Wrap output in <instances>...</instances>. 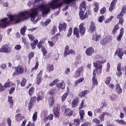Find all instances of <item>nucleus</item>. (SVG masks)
<instances>
[{
	"instance_id": "obj_1",
	"label": "nucleus",
	"mask_w": 126,
	"mask_h": 126,
	"mask_svg": "<svg viewBox=\"0 0 126 126\" xmlns=\"http://www.w3.org/2000/svg\"><path fill=\"white\" fill-rule=\"evenodd\" d=\"M75 0H62V2L58 3L59 0H54L48 4L49 7L45 6V5H41L38 6V8L41 10L42 14L45 15L46 14H48L49 12L51 11V9L50 8H52V9L60 8L62 7L63 4H69L72 2H73V1H75Z\"/></svg>"
},
{
	"instance_id": "obj_2",
	"label": "nucleus",
	"mask_w": 126,
	"mask_h": 126,
	"mask_svg": "<svg viewBox=\"0 0 126 126\" xmlns=\"http://www.w3.org/2000/svg\"><path fill=\"white\" fill-rule=\"evenodd\" d=\"M79 9L80 11H79V14L81 20H84L85 19H86V18H88L89 16L92 15V13L90 10H88L85 13V11L86 10V3L85 1H83L82 2V4H81L79 7Z\"/></svg>"
},
{
	"instance_id": "obj_3",
	"label": "nucleus",
	"mask_w": 126,
	"mask_h": 126,
	"mask_svg": "<svg viewBox=\"0 0 126 126\" xmlns=\"http://www.w3.org/2000/svg\"><path fill=\"white\" fill-rule=\"evenodd\" d=\"M15 17V16H13V15L10 14L8 15V18H9V21H7L8 18L5 17L0 20V22H2L0 24V28H6V27H7L9 24H10V22H13V21H14L15 20V19L14 18Z\"/></svg>"
},
{
	"instance_id": "obj_4",
	"label": "nucleus",
	"mask_w": 126,
	"mask_h": 126,
	"mask_svg": "<svg viewBox=\"0 0 126 126\" xmlns=\"http://www.w3.org/2000/svg\"><path fill=\"white\" fill-rule=\"evenodd\" d=\"M59 82L60 79H56L52 82L50 83L49 86L53 87L55 86L56 85V87L58 88V89H60V88L63 89V90L64 89H65V84H64L63 81H62L61 83H59V84H58V82Z\"/></svg>"
},
{
	"instance_id": "obj_5",
	"label": "nucleus",
	"mask_w": 126,
	"mask_h": 126,
	"mask_svg": "<svg viewBox=\"0 0 126 126\" xmlns=\"http://www.w3.org/2000/svg\"><path fill=\"white\" fill-rule=\"evenodd\" d=\"M31 12H29V11H25L23 12H27L28 14H26V16L29 15V16L31 17V20H32V21H34L36 18V16L38 15V8L31 9Z\"/></svg>"
},
{
	"instance_id": "obj_6",
	"label": "nucleus",
	"mask_w": 126,
	"mask_h": 126,
	"mask_svg": "<svg viewBox=\"0 0 126 126\" xmlns=\"http://www.w3.org/2000/svg\"><path fill=\"white\" fill-rule=\"evenodd\" d=\"M126 13V5H124L122 8L121 12L117 16V19H119V23L121 25H123L125 20L124 19V14Z\"/></svg>"
},
{
	"instance_id": "obj_7",
	"label": "nucleus",
	"mask_w": 126,
	"mask_h": 126,
	"mask_svg": "<svg viewBox=\"0 0 126 126\" xmlns=\"http://www.w3.org/2000/svg\"><path fill=\"white\" fill-rule=\"evenodd\" d=\"M60 110H61V106L59 104H56L54 105L53 109V112L55 116V118L59 119L60 118Z\"/></svg>"
},
{
	"instance_id": "obj_8",
	"label": "nucleus",
	"mask_w": 126,
	"mask_h": 126,
	"mask_svg": "<svg viewBox=\"0 0 126 126\" xmlns=\"http://www.w3.org/2000/svg\"><path fill=\"white\" fill-rule=\"evenodd\" d=\"M27 12H21L18 15H13V16H15L14 18L15 20L14 21H15V23L17 24V23H19L20 21H21V17H25L26 16V14H27Z\"/></svg>"
},
{
	"instance_id": "obj_9",
	"label": "nucleus",
	"mask_w": 126,
	"mask_h": 126,
	"mask_svg": "<svg viewBox=\"0 0 126 126\" xmlns=\"http://www.w3.org/2000/svg\"><path fill=\"white\" fill-rule=\"evenodd\" d=\"M11 51V48L8 45L5 44L0 48V53H10Z\"/></svg>"
},
{
	"instance_id": "obj_10",
	"label": "nucleus",
	"mask_w": 126,
	"mask_h": 126,
	"mask_svg": "<svg viewBox=\"0 0 126 126\" xmlns=\"http://www.w3.org/2000/svg\"><path fill=\"white\" fill-rule=\"evenodd\" d=\"M94 66L95 68V70L96 71V73L97 75H100L102 73V68L103 67L102 65H98V63H96L95 62L93 63Z\"/></svg>"
},
{
	"instance_id": "obj_11",
	"label": "nucleus",
	"mask_w": 126,
	"mask_h": 126,
	"mask_svg": "<svg viewBox=\"0 0 126 126\" xmlns=\"http://www.w3.org/2000/svg\"><path fill=\"white\" fill-rule=\"evenodd\" d=\"M123 50H124V49L122 48H118L115 51L114 56H117V55L118 57L120 59V60H123V57H124V53L123 52Z\"/></svg>"
},
{
	"instance_id": "obj_12",
	"label": "nucleus",
	"mask_w": 126,
	"mask_h": 126,
	"mask_svg": "<svg viewBox=\"0 0 126 126\" xmlns=\"http://www.w3.org/2000/svg\"><path fill=\"white\" fill-rule=\"evenodd\" d=\"M86 32V28L84 27V23H82L79 26V32L81 36H84L85 32Z\"/></svg>"
},
{
	"instance_id": "obj_13",
	"label": "nucleus",
	"mask_w": 126,
	"mask_h": 126,
	"mask_svg": "<svg viewBox=\"0 0 126 126\" xmlns=\"http://www.w3.org/2000/svg\"><path fill=\"white\" fill-rule=\"evenodd\" d=\"M113 39V37L110 35H107L105 37V39L101 40L100 44L104 46L107 43H110L112 42V40Z\"/></svg>"
},
{
	"instance_id": "obj_14",
	"label": "nucleus",
	"mask_w": 126,
	"mask_h": 126,
	"mask_svg": "<svg viewBox=\"0 0 126 126\" xmlns=\"http://www.w3.org/2000/svg\"><path fill=\"white\" fill-rule=\"evenodd\" d=\"M16 73L15 74L16 75H19V74H22L24 72V67L20 65H18L17 67H15Z\"/></svg>"
},
{
	"instance_id": "obj_15",
	"label": "nucleus",
	"mask_w": 126,
	"mask_h": 126,
	"mask_svg": "<svg viewBox=\"0 0 126 126\" xmlns=\"http://www.w3.org/2000/svg\"><path fill=\"white\" fill-rule=\"evenodd\" d=\"M118 77H121L123 74V68H122V63H118L117 64V71L116 73Z\"/></svg>"
},
{
	"instance_id": "obj_16",
	"label": "nucleus",
	"mask_w": 126,
	"mask_h": 126,
	"mask_svg": "<svg viewBox=\"0 0 126 126\" xmlns=\"http://www.w3.org/2000/svg\"><path fill=\"white\" fill-rule=\"evenodd\" d=\"M44 94L43 92H39L37 95L36 101L37 102H40V101H42L43 99H44Z\"/></svg>"
},
{
	"instance_id": "obj_17",
	"label": "nucleus",
	"mask_w": 126,
	"mask_h": 126,
	"mask_svg": "<svg viewBox=\"0 0 126 126\" xmlns=\"http://www.w3.org/2000/svg\"><path fill=\"white\" fill-rule=\"evenodd\" d=\"M66 23H61L59 25V30L60 32H62V31H65L66 30Z\"/></svg>"
},
{
	"instance_id": "obj_18",
	"label": "nucleus",
	"mask_w": 126,
	"mask_h": 126,
	"mask_svg": "<svg viewBox=\"0 0 126 126\" xmlns=\"http://www.w3.org/2000/svg\"><path fill=\"white\" fill-rule=\"evenodd\" d=\"M79 103V97L74 98L71 103L72 108H75L77 105Z\"/></svg>"
},
{
	"instance_id": "obj_19",
	"label": "nucleus",
	"mask_w": 126,
	"mask_h": 126,
	"mask_svg": "<svg viewBox=\"0 0 126 126\" xmlns=\"http://www.w3.org/2000/svg\"><path fill=\"white\" fill-rule=\"evenodd\" d=\"M43 74L41 72H40L36 76V84L39 85L41 82H42V80L43 79L42 78V76Z\"/></svg>"
},
{
	"instance_id": "obj_20",
	"label": "nucleus",
	"mask_w": 126,
	"mask_h": 126,
	"mask_svg": "<svg viewBox=\"0 0 126 126\" xmlns=\"http://www.w3.org/2000/svg\"><path fill=\"white\" fill-rule=\"evenodd\" d=\"M89 31L91 33H94L96 31V27L95 26V23L94 22H91V25L89 28Z\"/></svg>"
},
{
	"instance_id": "obj_21",
	"label": "nucleus",
	"mask_w": 126,
	"mask_h": 126,
	"mask_svg": "<svg viewBox=\"0 0 126 126\" xmlns=\"http://www.w3.org/2000/svg\"><path fill=\"white\" fill-rule=\"evenodd\" d=\"M118 0H113L110 4V6L109 8V11H113V9L116 7V4Z\"/></svg>"
},
{
	"instance_id": "obj_22",
	"label": "nucleus",
	"mask_w": 126,
	"mask_h": 126,
	"mask_svg": "<svg viewBox=\"0 0 126 126\" xmlns=\"http://www.w3.org/2000/svg\"><path fill=\"white\" fill-rule=\"evenodd\" d=\"M115 87V91L117 92V94H122V93H123V89H122V88H121V85H120V84L117 83Z\"/></svg>"
},
{
	"instance_id": "obj_23",
	"label": "nucleus",
	"mask_w": 126,
	"mask_h": 126,
	"mask_svg": "<svg viewBox=\"0 0 126 126\" xmlns=\"http://www.w3.org/2000/svg\"><path fill=\"white\" fill-rule=\"evenodd\" d=\"M85 53L87 56H92V54L94 53V49L93 47H89L86 50Z\"/></svg>"
},
{
	"instance_id": "obj_24",
	"label": "nucleus",
	"mask_w": 126,
	"mask_h": 126,
	"mask_svg": "<svg viewBox=\"0 0 126 126\" xmlns=\"http://www.w3.org/2000/svg\"><path fill=\"white\" fill-rule=\"evenodd\" d=\"M70 50H69V46L68 45H66L64 49V51L63 53V57L64 58H66L67 56H69V52Z\"/></svg>"
},
{
	"instance_id": "obj_25",
	"label": "nucleus",
	"mask_w": 126,
	"mask_h": 126,
	"mask_svg": "<svg viewBox=\"0 0 126 126\" xmlns=\"http://www.w3.org/2000/svg\"><path fill=\"white\" fill-rule=\"evenodd\" d=\"M120 21H119V23H117V24L115 25L114 26V28L113 30L112 31V33L113 35H116V33H117V31L120 29Z\"/></svg>"
},
{
	"instance_id": "obj_26",
	"label": "nucleus",
	"mask_w": 126,
	"mask_h": 126,
	"mask_svg": "<svg viewBox=\"0 0 126 126\" xmlns=\"http://www.w3.org/2000/svg\"><path fill=\"white\" fill-rule=\"evenodd\" d=\"M25 117L22 116L21 114L19 113L15 115V120L16 122H21L22 120H24Z\"/></svg>"
},
{
	"instance_id": "obj_27",
	"label": "nucleus",
	"mask_w": 126,
	"mask_h": 126,
	"mask_svg": "<svg viewBox=\"0 0 126 126\" xmlns=\"http://www.w3.org/2000/svg\"><path fill=\"white\" fill-rule=\"evenodd\" d=\"M64 114L65 116H68V117H71L73 115V111L69 108H67L65 110Z\"/></svg>"
},
{
	"instance_id": "obj_28",
	"label": "nucleus",
	"mask_w": 126,
	"mask_h": 126,
	"mask_svg": "<svg viewBox=\"0 0 126 126\" xmlns=\"http://www.w3.org/2000/svg\"><path fill=\"white\" fill-rule=\"evenodd\" d=\"M124 28H121L120 30L119 34L117 36V41H121L122 38H123V35H124Z\"/></svg>"
},
{
	"instance_id": "obj_29",
	"label": "nucleus",
	"mask_w": 126,
	"mask_h": 126,
	"mask_svg": "<svg viewBox=\"0 0 126 126\" xmlns=\"http://www.w3.org/2000/svg\"><path fill=\"white\" fill-rule=\"evenodd\" d=\"M48 103L50 108H52V107L54 106L55 104V99H54V97L51 96L49 98Z\"/></svg>"
},
{
	"instance_id": "obj_30",
	"label": "nucleus",
	"mask_w": 126,
	"mask_h": 126,
	"mask_svg": "<svg viewBox=\"0 0 126 126\" xmlns=\"http://www.w3.org/2000/svg\"><path fill=\"white\" fill-rule=\"evenodd\" d=\"M89 92H90V91L89 90H84L79 94V97L80 98H83V97L86 96V95H87Z\"/></svg>"
},
{
	"instance_id": "obj_31",
	"label": "nucleus",
	"mask_w": 126,
	"mask_h": 126,
	"mask_svg": "<svg viewBox=\"0 0 126 126\" xmlns=\"http://www.w3.org/2000/svg\"><path fill=\"white\" fill-rule=\"evenodd\" d=\"M46 69L49 72H51V71H53V70L55 69V68L54 67V65L51 64H48L47 66L46 67Z\"/></svg>"
},
{
	"instance_id": "obj_32",
	"label": "nucleus",
	"mask_w": 126,
	"mask_h": 126,
	"mask_svg": "<svg viewBox=\"0 0 126 126\" xmlns=\"http://www.w3.org/2000/svg\"><path fill=\"white\" fill-rule=\"evenodd\" d=\"M38 44V39H34L33 42L31 43V46L32 50H35L36 49V45Z\"/></svg>"
},
{
	"instance_id": "obj_33",
	"label": "nucleus",
	"mask_w": 126,
	"mask_h": 126,
	"mask_svg": "<svg viewBox=\"0 0 126 126\" xmlns=\"http://www.w3.org/2000/svg\"><path fill=\"white\" fill-rule=\"evenodd\" d=\"M45 43V40L44 39H41L40 40V41L37 44V48L38 49H42L43 47H44V46H43V44Z\"/></svg>"
},
{
	"instance_id": "obj_34",
	"label": "nucleus",
	"mask_w": 126,
	"mask_h": 126,
	"mask_svg": "<svg viewBox=\"0 0 126 126\" xmlns=\"http://www.w3.org/2000/svg\"><path fill=\"white\" fill-rule=\"evenodd\" d=\"M79 115H80V120L81 121H84V115H85V112H84V110H80Z\"/></svg>"
},
{
	"instance_id": "obj_35",
	"label": "nucleus",
	"mask_w": 126,
	"mask_h": 126,
	"mask_svg": "<svg viewBox=\"0 0 126 126\" xmlns=\"http://www.w3.org/2000/svg\"><path fill=\"white\" fill-rule=\"evenodd\" d=\"M73 34L75 35L77 38H79V32L78 31V28L75 27L73 29Z\"/></svg>"
},
{
	"instance_id": "obj_36",
	"label": "nucleus",
	"mask_w": 126,
	"mask_h": 126,
	"mask_svg": "<svg viewBox=\"0 0 126 126\" xmlns=\"http://www.w3.org/2000/svg\"><path fill=\"white\" fill-rule=\"evenodd\" d=\"M61 36L60 33H57L55 35L51 38V40L54 42H57L59 40V36Z\"/></svg>"
},
{
	"instance_id": "obj_37",
	"label": "nucleus",
	"mask_w": 126,
	"mask_h": 126,
	"mask_svg": "<svg viewBox=\"0 0 126 126\" xmlns=\"http://www.w3.org/2000/svg\"><path fill=\"white\" fill-rule=\"evenodd\" d=\"M8 102L10 104L9 107L12 108L13 106V99H12V96H8Z\"/></svg>"
},
{
	"instance_id": "obj_38",
	"label": "nucleus",
	"mask_w": 126,
	"mask_h": 126,
	"mask_svg": "<svg viewBox=\"0 0 126 126\" xmlns=\"http://www.w3.org/2000/svg\"><path fill=\"white\" fill-rule=\"evenodd\" d=\"M34 56H35V53H34V52H32L29 54L28 56V58L29 59V63H30V62H31L32 58H34Z\"/></svg>"
},
{
	"instance_id": "obj_39",
	"label": "nucleus",
	"mask_w": 126,
	"mask_h": 126,
	"mask_svg": "<svg viewBox=\"0 0 126 126\" xmlns=\"http://www.w3.org/2000/svg\"><path fill=\"white\" fill-rule=\"evenodd\" d=\"M101 38V35L96 33L95 35H94L92 37V40H94V41H98L99 39Z\"/></svg>"
},
{
	"instance_id": "obj_40",
	"label": "nucleus",
	"mask_w": 126,
	"mask_h": 126,
	"mask_svg": "<svg viewBox=\"0 0 126 126\" xmlns=\"http://www.w3.org/2000/svg\"><path fill=\"white\" fill-rule=\"evenodd\" d=\"M94 6H95V7L94 9V12H98V11H99V3L95 2Z\"/></svg>"
},
{
	"instance_id": "obj_41",
	"label": "nucleus",
	"mask_w": 126,
	"mask_h": 126,
	"mask_svg": "<svg viewBox=\"0 0 126 126\" xmlns=\"http://www.w3.org/2000/svg\"><path fill=\"white\" fill-rule=\"evenodd\" d=\"M26 30H27V28L26 26H24L20 31L21 34L23 35V36H24L25 35V32H26Z\"/></svg>"
},
{
	"instance_id": "obj_42",
	"label": "nucleus",
	"mask_w": 126,
	"mask_h": 126,
	"mask_svg": "<svg viewBox=\"0 0 126 126\" xmlns=\"http://www.w3.org/2000/svg\"><path fill=\"white\" fill-rule=\"evenodd\" d=\"M56 32H58V29L57 28V26H54L53 29L50 32V33L52 35H55V34H56Z\"/></svg>"
},
{
	"instance_id": "obj_43",
	"label": "nucleus",
	"mask_w": 126,
	"mask_h": 126,
	"mask_svg": "<svg viewBox=\"0 0 126 126\" xmlns=\"http://www.w3.org/2000/svg\"><path fill=\"white\" fill-rule=\"evenodd\" d=\"M26 82H27V80H26L25 78H23L20 83L21 86H22V87H24L26 85Z\"/></svg>"
},
{
	"instance_id": "obj_44",
	"label": "nucleus",
	"mask_w": 126,
	"mask_h": 126,
	"mask_svg": "<svg viewBox=\"0 0 126 126\" xmlns=\"http://www.w3.org/2000/svg\"><path fill=\"white\" fill-rule=\"evenodd\" d=\"M41 0H35L34 2H32L30 1L28 2V6H31V5H32V4H33V5L35 4V3H39V1H41Z\"/></svg>"
},
{
	"instance_id": "obj_45",
	"label": "nucleus",
	"mask_w": 126,
	"mask_h": 126,
	"mask_svg": "<svg viewBox=\"0 0 126 126\" xmlns=\"http://www.w3.org/2000/svg\"><path fill=\"white\" fill-rule=\"evenodd\" d=\"M35 92V89L33 87H31L29 90V94L30 96H32L34 93Z\"/></svg>"
},
{
	"instance_id": "obj_46",
	"label": "nucleus",
	"mask_w": 126,
	"mask_h": 126,
	"mask_svg": "<svg viewBox=\"0 0 126 126\" xmlns=\"http://www.w3.org/2000/svg\"><path fill=\"white\" fill-rule=\"evenodd\" d=\"M73 124L76 126H79V125H80V120L78 119H74Z\"/></svg>"
},
{
	"instance_id": "obj_47",
	"label": "nucleus",
	"mask_w": 126,
	"mask_h": 126,
	"mask_svg": "<svg viewBox=\"0 0 126 126\" xmlns=\"http://www.w3.org/2000/svg\"><path fill=\"white\" fill-rule=\"evenodd\" d=\"M109 97L110 98L111 101L114 102V101H115V100L118 98V95L115 94H112L111 95H110Z\"/></svg>"
},
{
	"instance_id": "obj_48",
	"label": "nucleus",
	"mask_w": 126,
	"mask_h": 126,
	"mask_svg": "<svg viewBox=\"0 0 126 126\" xmlns=\"http://www.w3.org/2000/svg\"><path fill=\"white\" fill-rule=\"evenodd\" d=\"M67 96H68V93H64L61 97L62 102H64L65 101V99H66Z\"/></svg>"
},
{
	"instance_id": "obj_49",
	"label": "nucleus",
	"mask_w": 126,
	"mask_h": 126,
	"mask_svg": "<svg viewBox=\"0 0 126 126\" xmlns=\"http://www.w3.org/2000/svg\"><path fill=\"white\" fill-rule=\"evenodd\" d=\"M116 122H117V123L119 124V125H126V122L124 121V120H120L119 119H117L116 120Z\"/></svg>"
},
{
	"instance_id": "obj_50",
	"label": "nucleus",
	"mask_w": 126,
	"mask_h": 126,
	"mask_svg": "<svg viewBox=\"0 0 126 126\" xmlns=\"http://www.w3.org/2000/svg\"><path fill=\"white\" fill-rule=\"evenodd\" d=\"M92 81L93 83V85L95 86V85L97 86L98 85V80H97L96 77H93Z\"/></svg>"
},
{
	"instance_id": "obj_51",
	"label": "nucleus",
	"mask_w": 126,
	"mask_h": 126,
	"mask_svg": "<svg viewBox=\"0 0 126 126\" xmlns=\"http://www.w3.org/2000/svg\"><path fill=\"white\" fill-rule=\"evenodd\" d=\"M4 86L5 87V88L6 89L7 87H11L12 86V82H7V83H5L4 85Z\"/></svg>"
},
{
	"instance_id": "obj_52",
	"label": "nucleus",
	"mask_w": 126,
	"mask_h": 126,
	"mask_svg": "<svg viewBox=\"0 0 126 126\" xmlns=\"http://www.w3.org/2000/svg\"><path fill=\"white\" fill-rule=\"evenodd\" d=\"M83 80H84V78H80L79 79L75 81V85H77V84L82 82Z\"/></svg>"
},
{
	"instance_id": "obj_53",
	"label": "nucleus",
	"mask_w": 126,
	"mask_h": 126,
	"mask_svg": "<svg viewBox=\"0 0 126 126\" xmlns=\"http://www.w3.org/2000/svg\"><path fill=\"white\" fill-rule=\"evenodd\" d=\"M41 52H42L43 56L44 57H45V56H46L48 54V52L47 51V50H46V48H45V47H42V48H41Z\"/></svg>"
},
{
	"instance_id": "obj_54",
	"label": "nucleus",
	"mask_w": 126,
	"mask_h": 126,
	"mask_svg": "<svg viewBox=\"0 0 126 126\" xmlns=\"http://www.w3.org/2000/svg\"><path fill=\"white\" fill-rule=\"evenodd\" d=\"M111 81H112V78H111V77H107L106 78L105 83L108 85L110 84V82H111Z\"/></svg>"
},
{
	"instance_id": "obj_55",
	"label": "nucleus",
	"mask_w": 126,
	"mask_h": 126,
	"mask_svg": "<svg viewBox=\"0 0 126 126\" xmlns=\"http://www.w3.org/2000/svg\"><path fill=\"white\" fill-rule=\"evenodd\" d=\"M106 62H107V61L104 59L103 60H102L101 61H96V63H98V65H102V64H103V63H105Z\"/></svg>"
},
{
	"instance_id": "obj_56",
	"label": "nucleus",
	"mask_w": 126,
	"mask_h": 126,
	"mask_svg": "<svg viewBox=\"0 0 126 126\" xmlns=\"http://www.w3.org/2000/svg\"><path fill=\"white\" fill-rule=\"evenodd\" d=\"M38 117V113L37 112H35L33 116H32V119L34 122H36L37 121V117Z\"/></svg>"
},
{
	"instance_id": "obj_57",
	"label": "nucleus",
	"mask_w": 126,
	"mask_h": 126,
	"mask_svg": "<svg viewBox=\"0 0 126 126\" xmlns=\"http://www.w3.org/2000/svg\"><path fill=\"white\" fill-rule=\"evenodd\" d=\"M36 100H37V97H36V96H32L31 97L30 102H31V103H32L34 104Z\"/></svg>"
},
{
	"instance_id": "obj_58",
	"label": "nucleus",
	"mask_w": 126,
	"mask_h": 126,
	"mask_svg": "<svg viewBox=\"0 0 126 126\" xmlns=\"http://www.w3.org/2000/svg\"><path fill=\"white\" fill-rule=\"evenodd\" d=\"M93 122L94 124H96V125H99V124L101 123V121H100V120H98L97 118H94L93 120Z\"/></svg>"
},
{
	"instance_id": "obj_59",
	"label": "nucleus",
	"mask_w": 126,
	"mask_h": 126,
	"mask_svg": "<svg viewBox=\"0 0 126 126\" xmlns=\"http://www.w3.org/2000/svg\"><path fill=\"white\" fill-rule=\"evenodd\" d=\"M22 41L23 42L24 44H25V46H29V42L27 41L26 38L25 37H23L22 38Z\"/></svg>"
},
{
	"instance_id": "obj_60",
	"label": "nucleus",
	"mask_w": 126,
	"mask_h": 126,
	"mask_svg": "<svg viewBox=\"0 0 126 126\" xmlns=\"http://www.w3.org/2000/svg\"><path fill=\"white\" fill-rule=\"evenodd\" d=\"M51 19H47L45 22L44 23V25H45V26H47L48 25H49V24H50V23H51Z\"/></svg>"
},
{
	"instance_id": "obj_61",
	"label": "nucleus",
	"mask_w": 126,
	"mask_h": 126,
	"mask_svg": "<svg viewBox=\"0 0 126 126\" xmlns=\"http://www.w3.org/2000/svg\"><path fill=\"white\" fill-rule=\"evenodd\" d=\"M72 34V28H69L67 36L68 37H70Z\"/></svg>"
},
{
	"instance_id": "obj_62",
	"label": "nucleus",
	"mask_w": 126,
	"mask_h": 126,
	"mask_svg": "<svg viewBox=\"0 0 126 126\" xmlns=\"http://www.w3.org/2000/svg\"><path fill=\"white\" fill-rule=\"evenodd\" d=\"M48 43L50 47H54V46H55V45H56V42H55L53 40L52 41H48Z\"/></svg>"
},
{
	"instance_id": "obj_63",
	"label": "nucleus",
	"mask_w": 126,
	"mask_h": 126,
	"mask_svg": "<svg viewBox=\"0 0 126 126\" xmlns=\"http://www.w3.org/2000/svg\"><path fill=\"white\" fill-rule=\"evenodd\" d=\"M107 11L106 7H104L100 10V14H104Z\"/></svg>"
},
{
	"instance_id": "obj_64",
	"label": "nucleus",
	"mask_w": 126,
	"mask_h": 126,
	"mask_svg": "<svg viewBox=\"0 0 126 126\" xmlns=\"http://www.w3.org/2000/svg\"><path fill=\"white\" fill-rule=\"evenodd\" d=\"M105 20V17H104V15L101 16L99 17L98 19V22H100V23L103 22Z\"/></svg>"
}]
</instances>
